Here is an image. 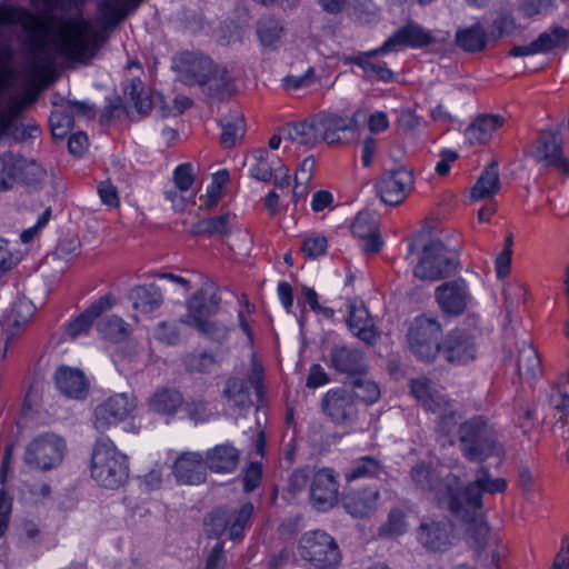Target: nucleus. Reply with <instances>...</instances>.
<instances>
[{
	"instance_id": "38",
	"label": "nucleus",
	"mask_w": 569,
	"mask_h": 569,
	"mask_svg": "<svg viewBox=\"0 0 569 569\" xmlns=\"http://www.w3.org/2000/svg\"><path fill=\"white\" fill-rule=\"evenodd\" d=\"M37 24V17L29 10L19 6L0 4V26H21L26 30H32Z\"/></svg>"
},
{
	"instance_id": "11",
	"label": "nucleus",
	"mask_w": 569,
	"mask_h": 569,
	"mask_svg": "<svg viewBox=\"0 0 569 569\" xmlns=\"http://www.w3.org/2000/svg\"><path fill=\"white\" fill-rule=\"evenodd\" d=\"M137 402L132 393H114L99 403L93 411L94 428L107 431L129 418L136 410Z\"/></svg>"
},
{
	"instance_id": "36",
	"label": "nucleus",
	"mask_w": 569,
	"mask_h": 569,
	"mask_svg": "<svg viewBox=\"0 0 569 569\" xmlns=\"http://www.w3.org/2000/svg\"><path fill=\"white\" fill-rule=\"evenodd\" d=\"M387 51H380V48L370 50L367 52H361L356 56H351L347 58V62L357 64L360 67L367 77H376L379 80L388 82L392 80L393 72L386 67L383 63L372 62L370 59L378 54L386 53Z\"/></svg>"
},
{
	"instance_id": "17",
	"label": "nucleus",
	"mask_w": 569,
	"mask_h": 569,
	"mask_svg": "<svg viewBox=\"0 0 569 569\" xmlns=\"http://www.w3.org/2000/svg\"><path fill=\"white\" fill-rule=\"evenodd\" d=\"M220 305L217 286L206 280L201 288L187 301V313L180 319L181 323L200 325V320L214 315Z\"/></svg>"
},
{
	"instance_id": "8",
	"label": "nucleus",
	"mask_w": 569,
	"mask_h": 569,
	"mask_svg": "<svg viewBox=\"0 0 569 569\" xmlns=\"http://www.w3.org/2000/svg\"><path fill=\"white\" fill-rule=\"evenodd\" d=\"M298 550L302 559L319 569H333L341 559L338 545L333 538L320 530L302 535Z\"/></svg>"
},
{
	"instance_id": "54",
	"label": "nucleus",
	"mask_w": 569,
	"mask_h": 569,
	"mask_svg": "<svg viewBox=\"0 0 569 569\" xmlns=\"http://www.w3.org/2000/svg\"><path fill=\"white\" fill-rule=\"evenodd\" d=\"M52 136L62 139L73 126L72 114L66 109L64 112L53 111L50 116Z\"/></svg>"
},
{
	"instance_id": "64",
	"label": "nucleus",
	"mask_w": 569,
	"mask_h": 569,
	"mask_svg": "<svg viewBox=\"0 0 569 569\" xmlns=\"http://www.w3.org/2000/svg\"><path fill=\"white\" fill-rule=\"evenodd\" d=\"M226 558L223 556V542L217 540L206 562L204 569H224Z\"/></svg>"
},
{
	"instance_id": "51",
	"label": "nucleus",
	"mask_w": 569,
	"mask_h": 569,
	"mask_svg": "<svg viewBox=\"0 0 569 569\" xmlns=\"http://www.w3.org/2000/svg\"><path fill=\"white\" fill-rule=\"evenodd\" d=\"M351 231L359 238L368 237L378 231V223L375 217L367 211H361L357 214Z\"/></svg>"
},
{
	"instance_id": "49",
	"label": "nucleus",
	"mask_w": 569,
	"mask_h": 569,
	"mask_svg": "<svg viewBox=\"0 0 569 569\" xmlns=\"http://www.w3.org/2000/svg\"><path fill=\"white\" fill-rule=\"evenodd\" d=\"M252 160L250 174L257 180L269 181L272 177V167L268 162V151L266 149L254 151Z\"/></svg>"
},
{
	"instance_id": "45",
	"label": "nucleus",
	"mask_w": 569,
	"mask_h": 569,
	"mask_svg": "<svg viewBox=\"0 0 569 569\" xmlns=\"http://www.w3.org/2000/svg\"><path fill=\"white\" fill-rule=\"evenodd\" d=\"M99 333L112 341H122L129 336V326L118 316H109L99 321Z\"/></svg>"
},
{
	"instance_id": "60",
	"label": "nucleus",
	"mask_w": 569,
	"mask_h": 569,
	"mask_svg": "<svg viewBox=\"0 0 569 569\" xmlns=\"http://www.w3.org/2000/svg\"><path fill=\"white\" fill-rule=\"evenodd\" d=\"M313 472L315 471L309 467L295 470L289 477L288 488L290 492L297 493L302 491Z\"/></svg>"
},
{
	"instance_id": "55",
	"label": "nucleus",
	"mask_w": 569,
	"mask_h": 569,
	"mask_svg": "<svg viewBox=\"0 0 569 569\" xmlns=\"http://www.w3.org/2000/svg\"><path fill=\"white\" fill-rule=\"evenodd\" d=\"M202 335L216 342H222L228 336V328L221 323L209 321L208 318L200 320V325H189Z\"/></svg>"
},
{
	"instance_id": "32",
	"label": "nucleus",
	"mask_w": 569,
	"mask_h": 569,
	"mask_svg": "<svg viewBox=\"0 0 569 569\" xmlns=\"http://www.w3.org/2000/svg\"><path fill=\"white\" fill-rule=\"evenodd\" d=\"M503 122L505 119L499 114L479 116L466 128V141L470 146H475L477 143H486L492 137L493 132L502 127Z\"/></svg>"
},
{
	"instance_id": "44",
	"label": "nucleus",
	"mask_w": 569,
	"mask_h": 569,
	"mask_svg": "<svg viewBox=\"0 0 569 569\" xmlns=\"http://www.w3.org/2000/svg\"><path fill=\"white\" fill-rule=\"evenodd\" d=\"M221 128V144L224 148H232L244 134V120L240 114L233 113L222 120Z\"/></svg>"
},
{
	"instance_id": "26",
	"label": "nucleus",
	"mask_w": 569,
	"mask_h": 569,
	"mask_svg": "<svg viewBox=\"0 0 569 569\" xmlns=\"http://www.w3.org/2000/svg\"><path fill=\"white\" fill-rule=\"evenodd\" d=\"M56 386L68 398L82 399L88 393V381L77 368L61 366L54 373Z\"/></svg>"
},
{
	"instance_id": "12",
	"label": "nucleus",
	"mask_w": 569,
	"mask_h": 569,
	"mask_svg": "<svg viewBox=\"0 0 569 569\" xmlns=\"http://www.w3.org/2000/svg\"><path fill=\"white\" fill-rule=\"evenodd\" d=\"M417 540L427 551L443 553L457 543L458 535L448 518L426 519L417 528Z\"/></svg>"
},
{
	"instance_id": "59",
	"label": "nucleus",
	"mask_w": 569,
	"mask_h": 569,
	"mask_svg": "<svg viewBox=\"0 0 569 569\" xmlns=\"http://www.w3.org/2000/svg\"><path fill=\"white\" fill-rule=\"evenodd\" d=\"M154 337L167 345H176L180 339L179 328L176 323L160 322L154 330Z\"/></svg>"
},
{
	"instance_id": "10",
	"label": "nucleus",
	"mask_w": 569,
	"mask_h": 569,
	"mask_svg": "<svg viewBox=\"0 0 569 569\" xmlns=\"http://www.w3.org/2000/svg\"><path fill=\"white\" fill-rule=\"evenodd\" d=\"M64 451V440L54 433L47 432L27 446L24 462L36 469L50 470L62 461Z\"/></svg>"
},
{
	"instance_id": "18",
	"label": "nucleus",
	"mask_w": 569,
	"mask_h": 569,
	"mask_svg": "<svg viewBox=\"0 0 569 569\" xmlns=\"http://www.w3.org/2000/svg\"><path fill=\"white\" fill-rule=\"evenodd\" d=\"M39 176L38 164L11 151L0 156V190L10 189L17 181H28V174Z\"/></svg>"
},
{
	"instance_id": "39",
	"label": "nucleus",
	"mask_w": 569,
	"mask_h": 569,
	"mask_svg": "<svg viewBox=\"0 0 569 569\" xmlns=\"http://www.w3.org/2000/svg\"><path fill=\"white\" fill-rule=\"evenodd\" d=\"M236 216L231 212L202 219L192 226L191 232L196 236L207 233L227 236L231 232L232 222Z\"/></svg>"
},
{
	"instance_id": "14",
	"label": "nucleus",
	"mask_w": 569,
	"mask_h": 569,
	"mask_svg": "<svg viewBox=\"0 0 569 569\" xmlns=\"http://www.w3.org/2000/svg\"><path fill=\"white\" fill-rule=\"evenodd\" d=\"M440 355L452 366H463L477 358L478 345L470 332L456 328L445 336Z\"/></svg>"
},
{
	"instance_id": "2",
	"label": "nucleus",
	"mask_w": 569,
	"mask_h": 569,
	"mask_svg": "<svg viewBox=\"0 0 569 569\" xmlns=\"http://www.w3.org/2000/svg\"><path fill=\"white\" fill-rule=\"evenodd\" d=\"M97 51V37L89 24L79 18L64 21L58 32L39 43L32 59L36 68L44 69L57 58L66 57L79 61L89 60Z\"/></svg>"
},
{
	"instance_id": "56",
	"label": "nucleus",
	"mask_w": 569,
	"mask_h": 569,
	"mask_svg": "<svg viewBox=\"0 0 569 569\" xmlns=\"http://www.w3.org/2000/svg\"><path fill=\"white\" fill-rule=\"evenodd\" d=\"M301 250L308 258L322 256L327 250V238L322 234L313 233L303 240Z\"/></svg>"
},
{
	"instance_id": "61",
	"label": "nucleus",
	"mask_w": 569,
	"mask_h": 569,
	"mask_svg": "<svg viewBox=\"0 0 569 569\" xmlns=\"http://www.w3.org/2000/svg\"><path fill=\"white\" fill-rule=\"evenodd\" d=\"M515 28L513 18L509 14H501L493 21L490 33L493 38H501L512 33Z\"/></svg>"
},
{
	"instance_id": "4",
	"label": "nucleus",
	"mask_w": 569,
	"mask_h": 569,
	"mask_svg": "<svg viewBox=\"0 0 569 569\" xmlns=\"http://www.w3.org/2000/svg\"><path fill=\"white\" fill-rule=\"evenodd\" d=\"M458 442L462 456L471 462L482 463L502 453L495 427L483 416H475L460 423Z\"/></svg>"
},
{
	"instance_id": "42",
	"label": "nucleus",
	"mask_w": 569,
	"mask_h": 569,
	"mask_svg": "<svg viewBox=\"0 0 569 569\" xmlns=\"http://www.w3.org/2000/svg\"><path fill=\"white\" fill-rule=\"evenodd\" d=\"M518 372L527 379H535L541 372L540 358L530 342L523 341L519 348Z\"/></svg>"
},
{
	"instance_id": "22",
	"label": "nucleus",
	"mask_w": 569,
	"mask_h": 569,
	"mask_svg": "<svg viewBox=\"0 0 569 569\" xmlns=\"http://www.w3.org/2000/svg\"><path fill=\"white\" fill-rule=\"evenodd\" d=\"M348 327L351 333L368 346H373L380 336L372 317L362 302L349 303Z\"/></svg>"
},
{
	"instance_id": "25",
	"label": "nucleus",
	"mask_w": 569,
	"mask_h": 569,
	"mask_svg": "<svg viewBox=\"0 0 569 569\" xmlns=\"http://www.w3.org/2000/svg\"><path fill=\"white\" fill-rule=\"evenodd\" d=\"M569 39V31L562 27H552L548 32H542L536 40L525 46L513 47L509 54L512 57H525L537 53H546L560 47Z\"/></svg>"
},
{
	"instance_id": "23",
	"label": "nucleus",
	"mask_w": 569,
	"mask_h": 569,
	"mask_svg": "<svg viewBox=\"0 0 569 569\" xmlns=\"http://www.w3.org/2000/svg\"><path fill=\"white\" fill-rule=\"evenodd\" d=\"M435 41L431 31L416 22H408L390 36L380 47V51H392L399 46L421 48Z\"/></svg>"
},
{
	"instance_id": "28",
	"label": "nucleus",
	"mask_w": 569,
	"mask_h": 569,
	"mask_svg": "<svg viewBox=\"0 0 569 569\" xmlns=\"http://www.w3.org/2000/svg\"><path fill=\"white\" fill-rule=\"evenodd\" d=\"M206 468L217 473L233 472L240 460L239 450L231 443H221L209 449L206 453Z\"/></svg>"
},
{
	"instance_id": "31",
	"label": "nucleus",
	"mask_w": 569,
	"mask_h": 569,
	"mask_svg": "<svg viewBox=\"0 0 569 569\" xmlns=\"http://www.w3.org/2000/svg\"><path fill=\"white\" fill-rule=\"evenodd\" d=\"M256 34L263 50L276 51L286 34L283 23L273 16H263L256 23Z\"/></svg>"
},
{
	"instance_id": "13",
	"label": "nucleus",
	"mask_w": 569,
	"mask_h": 569,
	"mask_svg": "<svg viewBox=\"0 0 569 569\" xmlns=\"http://www.w3.org/2000/svg\"><path fill=\"white\" fill-rule=\"evenodd\" d=\"M415 183L412 170L406 167H398L386 171L376 182V191L381 201L388 206L401 203Z\"/></svg>"
},
{
	"instance_id": "41",
	"label": "nucleus",
	"mask_w": 569,
	"mask_h": 569,
	"mask_svg": "<svg viewBox=\"0 0 569 569\" xmlns=\"http://www.w3.org/2000/svg\"><path fill=\"white\" fill-rule=\"evenodd\" d=\"M456 41L457 44L467 52H479L486 47L487 34L485 29L476 23L458 30Z\"/></svg>"
},
{
	"instance_id": "5",
	"label": "nucleus",
	"mask_w": 569,
	"mask_h": 569,
	"mask_svg": "<svg viewBox=\"0 0 569 569\" xmlns=\"http://www.w3.org/2000/svg\"><path fill=\"white\" fill-rule=\"evenodd\" d=\"M90 472L101 487L118 489L129 477L128 458L109 438H100L92 450Z\"/></svg>"
},
{
	"instance_id": "62",
	"label": "nucleus",
	"mask_w": 569,
	"mask_h": 569,
	"mask_svg": "<svg viewBox=\"0 0 569 569\" xmlns=\"http://www.w3.org/2000/svg\"><path fill=\"white\" fill-rule=\"evenodd\" d=\"M316 168V160L313 157H307L299 166L295 174V182H297V187L307 186V183L311 180L313 171Z\"/></svg>"
},
{
	"instance_id": "53",
	"label": "nucleus",
	"mask_w": 569,
	"mask_h": 569,
	"mask_svg": "<svg viewBox=\"0 0 569 569\" xmlns=\"http://www.w3.org/2000/svg\"><path fill=\"white\" fill-rule=\"evenodd\" d=\"M34 306L28 299L17 301L11 310L9 321L14 327H21L27 323L34 313Z\"/></svg>"
},
{
	"instance_id": "63",
	"label": "nucleus",
	"mask_w": 569,
	"mask_h": 569,
	"mask_svg": "<svg viewBox=\"0 0 569 569\" xmlns=\"http://www.w3.org/2000/svg\"><path fill=\"white\" fill-rule=\"evenodd\" d=\"M313 76H315V69L310 67L302 74L287 76L283 79V83L288 89L305 88L312 83Z\"/></svg>"
},
{
	"instance_id": "47",
	"label": "nucleus",
	"mask_w": 569,
	"mask_h": 569,
	"mask_svg": "<svg viewBox=\"0 0 569 569\" xmlns=\"http://www.w3.org/2000/svg\"><path fill=\"white\" fill-rule=\"evenodd\" d=\"M183 362L188 371L203 373L212 369L216 358L210 352L198 350L187 355Z\"/></svg>"
},
{
	"instance_id": "16",
	"label": "nucleus",
	"mask_w": 569,
	"mask_h": 569,
	"mask_svg": "<svg viewBox=\"0 0 569 569\" xmlns=\"http://www.w3.org/2000/svg\"><path fill=\"white\" fill-rule=\"evenodd\" d=\"M435 297L441 311L449 316L462 315L472 300L467 281L462 278L449 280L435 290Z\"/></svg>"
},
{
	"instance_id": "6",
	"label": "nucleus",
	"mask_w": 569,
	"mask_h": 569,
	"mask_svg": "<svg viewBox=\"0 0 569 569\" xmlns=\"http://www.w3.org/2000/svg\"><path fill=\"white\" fill-rule=\"evenodd\" d=\"M458 266L456 252L442 241L433 239L423 244L421 257L413 268V274L420 280L438 281L451 276Z\"/></svg>"
},
{
	"instance_id": "1",
	"label": "nucleus",
	"mask_w": 569,
	"mask_h": 569,
	"mask_svg": "<svg viewBox=\"0 0 569 569\" xmlns=\"http://www.w3.org/2000/svg\"><path fill=\"white\" fill-rule=\"evenodd\" d=\"M413 482L466 523V535L475 551L480 555L489 546V528L481 516L482 495L498 493L507 489L503 478H492L489 469L481 466L475 480L460 490L459 477L448 470H431L425 465L411 469Z\"/></svg>"
},
{
	"instance_id": "58",
	"label": "nucleus",
	"mask_w": 569,
	"mask_h": 569,
	"mask_svg": "<svg viewBox=\"0 0 569 569\" xmlns=\"http://www.w3.org/2000/svg\"><path fill=\"white\" fill-rule=\"evenodd\" d=\"M173 182L178 190L187 191L194 182V172L190 163H182L173 171Z\"/></svg>"
},
{
	"instance_id": "30",
	"label": "nucleus",
	"mask_w": 569,
	"mask_h": 569,
	"mask_svg": "<svg viewBox=\"0 0 569 569\" xmlns=\"http://www.w3.org/2000/svg\"><path fill=\"white\" fill-rule=\"evenodd\" d=\"M113 305V298L111 295H106L99 298L97 301L90 305L80 316L69 322L67 327V335L71 339H76L79 336L86 335L93 321L106 310L110 309Z\"/></svg>"
},
{
	"instance_id": "40",
	"label": "nucleus",
	"mask_w": 569,
	"mask_h": 569,
	"mask_svg": "<svg viewBox=\"0 0 569 569\" xmlns=\"http://www.w3.org/2000/svg\"><path fill=\"white\" fill-rule=\"evenodd\" d=\"M223 395L229 406L239 411L247 410L252 405L249 389L240 378H229L224 385Z\"/></svg>"
},
{
	"instance_id": "19",
	"label": "nucleus",
	"mask_w": 569,
	"mask_h": 569,
	"mask_svg": "<svg viewBox=\"0 0 569 569\" xmlns=\"http://www.w3.org/2000/svg\"><path fill=\"white\" fill-rule=\"evenodd\" d=\"M310 501L320 511H326L337 503L338 482L333 470L323 468L313 472L310 482Z\"/></svg>"
},
{
	"instance_id": "33",
	"label": "nucleus",
	"mask_w": 569,
	"mask_h": 569,
	"mask_svg": "<svg viewBox=\"0 0 569 569\" xmlns=\"http://www.w3.org/2000/svg\"><path fill=\"white\" fill-rule=\"evenodd\" d=\"M411 393L432 412H441L448 400L436 389L432 381L427 378L413 379L410 382Z\"/></svg>"
},
{
	"instance_id": "46",
	"label": "nucleus",
	"mask_w": 569,
	"mask_h": 569,
	"mask_svg": "<svg viewBox=\"0 0 569 569\" xmlns=\"http://www.w3.org/2000/svg\"><path fill=\"white\" fill-rule=\"evenodd\" d=\"M351 393L355 398L367 403L376 402L380 397L378 385L366 378H357L351 382Z\"/></svg>"
},
{
	"instance_id": "21",
	"label": "nucleus",
	"mask_w": 569,
	"mask_h": 569,
	"mask_svg": "<svg viewBox=\"0 0 569 569\" xmlns=\"http://www.w3.org/2000/svg\"><path fill=\"white\" fill-rule=\"evenodd\" d=\"M316 116L320 141L328 144L342 142L348 132H353L358 128V122L353 117L326 112Z\"/></svg>"
},
{
	"instance_id": "57",
	"label": "nucleus",
	"mask_w": 569,
	"mask_h": 569,
	"mask_svg": "<svg viewBox=\"0 0 569 569\" xmlns=\"http://www.w3.org/2000/svg\"><path fill=\"white\" fill-rule=\"evenodd\" d=\"M406 518L405 513L399 510H391L388 517V521L382 526V532L388 537H397L406 531Z\"/></svg>"
},
{
	"instance_id": "3",
	"label": "nucleus",
	"mask_w": 569,
	"mask_h": 569,
	"mask_svg": "<svg viewBox=\"0 0 569 569\" xmlns=\"http://www.w3.org/2000/svg\"><path fill=\"white\" fill-rule=\"evenodd\" d=\"M177 79L186 86H199L209 97H216L228 86L230 77L224 68L217 66L208 56L184 51L173 60Z\"/></svg>"
},
{
	"instance_id": "15",
	"label": "nucleus",
	"mask_w": 569,
	"mask_h": 569,
	"mask_svg": "<svg viewBox=\"0 0 569 569\" xmlns=\"http://www.w3.org/2000/svg\"><path fill=\"white\" fill-rule=\"evenodd\" d=\"M321 408L325 415L338 426H351L358 417L353 396L345 388L329 390L321 400Z\"/></svg>"
},
{
	"instance_id": "27",
	"label": "nucleus",
	"mask_w": 569,
	"mask_h": 569,
	"mask_svg": "<svg viewBox=\"0 0 569 569\" xmlns=\"http://www.w3.org/2000/svg\"><path fill=\"white\" fill-rule=\"evenodd\" d=\"M379 490L366 487L355 490L343 498V507L352 517H370L378 509Z\"/></svg>"
},
{
	"instance_id": "48",
	"label": "nucleus",
	"mask_w": 569,
	"mask_h": 569,
	"mask_svg": "<svg viewBox=\"0 0 569 569\" xmlns=\"http://www.w3.org/2000/svg\"><path fill=\"white\" fill-rule=\"evenodd\" d=\"M380 471V463L372 457H362L359 459L350 471L346 475L347 480H356L360 478H368L378 475Z\"/></svg>"
},
{
	"instance_id": "35",
	"label": "nucleus",
	"mask_w": 569,
	"mask_h": 569,
	"mask_svg": "<svg viewBox=\"0 0 569 569\" xmlns=\"http://www.w3.org/2000/svg\"><path fill=\"white\" fill-rule=\"evenodd\" d=\"M286 139L301 146H316L320 142L317 116L288 124L286 128Z\"/></svg>"
},
{
	"instance_id": "34",
	"label": "nucleus",
	"mask_w": 569,
	"mask_h": 569,
	"mask_svg": "<svg viewBox=\"0 0 569 569\" xmlns=\"http://www.w3.org/2000/svg\"><path fill=\"white\" fill-rule=\"evenodd\" d=\"M128 298L136 310L144 313L152 312L163 302L161 289L154 283L136 286Z\"/></svg>"
},
{
	"instance_id": "24",
	"label": "nucleus",
	"mask_w": 569,
	"mask_h": 569,
	"mask_svg": "<svg viewBox=\"0 0 569 569\" xmlns=\"http://www.w3.org/2000/svg\"><path fill=\"white\" fill-rule=\"evenodd\" d=\"M207 468L200 452L187 451L178 456L173 463L177 480L187 485H199L206 480Z\"/></svg>"
},
{
	"instance_id": "50",
	"label": "nucleus",
	"mask_w": 569,
	"mask_h": 569,
	"mask_svg": "<svg viewBox=\"0 0 569 569\" xmlns=\"http://www.w3.org/2000/svg\"><path fill=\"white\" fill-rule=\"evenodd\" d=\"M126 94L129 96L138 112L144 113L151 108V100L144 92L143 84L140 80H132L126 89Z\"/></svg>"
},
{
	"instance_id": "7",
	"label": "nucleus",
	"mask_w": 569,
	"mask_h": 569,
	"mask_svg": "<svg viewBox=\"0 0 569 569\" xmlns=\"http://www.w3.org/2000/svg\"><path fill=\"white\" fill-rule=\"evenodd\" d=\"M442 326L432 317L419 316L411 323L407 341L415 357L425 362H432L441 351L440 338Z\"/></svg>"
},
{
	"instance_id": "20",
	"label": "nucleus",
	"mask_w": 569,
	"mask_h": 569,
	"mask_svg": "<svg viewBox=\"0 0 569 569\" xmlns=\"http://www.w3.org/2000/svg\"><path fill=\"white\" fill-rule=\"evenodd\" d=\"M536 161L545 167L569 173V160L563 156L561 142L555 131L541 132L533 152Z\"/></svg>"
},
{
	"instance_id": "9",
	"label": "nucleus",
	"mask_w": 569,
	"mask_h": 569,
	"mask_svg": "<svg viewBox=\"0 0 569 569\" xmlns=\"http://www.w3.org/2000/svg\"><path fill=\"white\" fill-rule=\"evenodd\" d=\"M253 511L254 507L251 502H246L231 510L217 508L209 515L206 522L208 532L217 538L227 533L231 540H241L244 530L250 525Z\"/></svg>"
},
{
	"instance_id": "52",
	"label": "nucleus",
	"mask_w": 569,
	"mask_h": 569,
	"mask_svg": "<svg viewBox=\"0 0 569 569\" xmlns=\"http://www.w3.org/2000/svg\"><path fill=\"white\" fill-rule=\"evenodd\" d=\"M13 56L10 41H0V87H3L13 76L11 67Z\"/></svg>"
},
{
	"instance_id": "37",
	"label": "nucleus",
	"mask_w": 569,
	"mask_h": 569,
	"mask_svg": "<svg viewBox=\"0 0 569 569\" xmlns=\"http://www.w3.org/2000/svg\"><path fill=\"white\" fill-rule=\"evenodd\" d=\"M500 189V179L498 163L496 161L490 162L471 190V198L473 200H481L490 198L498 193Z\"/></svg>"
},
{
	"instance_id": "43",
	"label": "nucleus",
	"mask_w": 569,
	"mask_h": 569,
	"mask_svg": "<svg viewBox=\"0 0 569 569\" xmlns=\"http://www.w3.org/2000/svg\"><path fill=\"white\" fill-rule=\"evenodd\" d=\"M183 399L180 392L162 389L149 399V407L154 412L171 416L180 408Z\"/></svg>"
},
{
	"instance_id": "29",
	"label": "nucleus",
	"mask_w": 569,
	"mask_h": 569,
	"mask_svg": "<svg viewBox=\"0 0 569 569\" xmlns=\"http://www.w3.org/2000/svg\"><path fill=\"white\" fill-rule=\"evenodd\" d=\"M331 366L341 373L362 375L366 362L361 351L347 346H333L330 350Z\"/></svg>"
}]
</instances>
